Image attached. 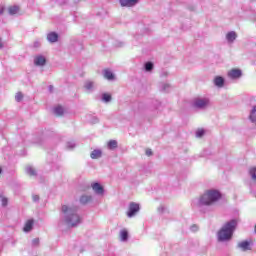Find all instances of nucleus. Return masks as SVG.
I'll return each mask as SVG.
<instances>
[{"label":"nucleus","mask_w":256,"mask_h":256,"mask_svg":"<svg viewBox=\"0 0 256 256\" xmlns=\"http://www.w3.org/2000/svg\"><path fill=\"white\" fill-rule=\"evenodd\" d=\"M221 197L219 190H206L199 198V205H206L207 207L215 205L217 201L221 200Z\"/></svg>","instance_id":"1"},{"label":"nucleus","mask_w":256,"mask_h":256,"mask_svg":"<svg viewBox=\"0 0 256 256\" xmlns=\"http://www.w3.org/2000/svg\"><path fill=\"white\" fill-rule=\"evenodd\" d=\"M62 213L66 215L65 222L69 227H77V225L81 223V217L77 214V208H71L67 205H63Z\"/></svg>","instance_id":"2"},{"label":"nucleus","mask_w":256,"mask_h":256,"mask_svg":"<svg viewBox=\"0 0 256 256\" xmlns=\"http://www.w3.org/2000/svg\"><path fill=\"white\" fill-rule=\"evenodd\" d=\"M235 227H237V221L231 220L230 222H227L218 232V241H229L231 237H233Z\"/></svg>","instance_id":"3"},{"label":"nucleus","mask_w":256,"mask_h":256,"mask_svg":"<svg viewBox=\"0 0 256 256\" xmlns=\"http://www.w3.org/2000/svg\"><path fill=\"white\" fill-rule=\"evenodd\" d=\"M139 204L135 203V202H131L129 204L128 207V211L126 213L127 217L131 218V217H135V215H137V213H139Z\"/></svg>","instance_id":"4"},{"label":"nucleus","mask_w":256,"mask_h":256,"mask_svg":"<svg viewBox=\"0 0 256 256\" xmlns=\"http://www.w3.org/2000/svg\"><path fill=\"white\" fill-rule=\"evenodd\" d=\"M209 105V99H196L194 101V107H197L198 109H203V107H207Z\"/></svg>","instance_id":"5"},{"label":"nucleus","mask_w":256,"mask_h":256,"mask_svg":"<svg viewBox=\"0 0 256 256\" xmlns=\"http://www.w3.org/2000/svg\"><path fill=\"white\" fill-rule=\"evenodd\" d=\"M93 191L95 193H97V195H103V193H105V190L103 189V186H101V184L97 183V182H94L92 185H91Z\"/></svg>","instance_id":"6"},{"label":"nucleus","mask_w":256,"mask_h":256,"mask_svg":"<svg viewBox=\"0 0 256 256\" xmlns=\"http://www.w3.org/2000/svg\"><path fill=\"white\" fill-rule=\"evenodd\" d=\"M139 3V0H120L121 7H133Z\"/></svg>","instance_id":"7"},{"label":"nucleus","mask_w":256,"mask_h":256,"mask_svg":"<svg viewBox=\"0 0 256 256\" xmlns=\"http://www.w3.org/2000/svg\"><path fill=\"white\" fill-rule=\"evenodd\" d=\"M241 75L242 73H241V70L239 69H232L228 72V77H230V79H239Z\"/></svg>","instance_id":"8"},{"label":"nucleus","mask_w":256,"mask_h":256,"mask_svg":"<svg viewBox=\"0 0 256 256\" xmlns=\"http://www.w3.org/2000/svg\"><path fill=\"white\" fill-rule=\"evenodd\" d=\"M34 63L35 65H37L38 67H43V65H45V63H47V60L45 59V57L43 56H37L34 59Z\"/></svg>","instance_id":"9"},{"label":"nucleus","mask_w":256,"mask_h":256,"mask_svg":"<svg viewBox=\"0 0 256 256\" xmlns=\"http://www.w3.org/2000/svg\"><path fill=\"white\" fill-rule=\"evenodd\" d=\"M47 39L50 43H57L59 35H57L55 32H51L47 35Z\"/></svg>","instance_id":"10"},{"label":"nucleus","mask_w":256,"mask_h":256,"mask_svg":"<svg viewBox=\"0 0 256 256\" xmlns=\"http://www.w3.org/2000/svg\"><path fill=\"white\" fill-rule=\"evenodd\" d=\"M250 245L251 244L248 241H242L238 244V247L243 251H249L251 249Z\"/></svg>","instance_id":"11"},{"label":"nucleus","mask_w":256,"mask_h":256,"mask_svg":"<svg viewBox=\"0 0 256 256\" xmlns=\"http://www.w3.org/2000/svg\"><path fill=\"white\" fill-rule=\"evenodd\" d=\"M33 223V220H27L24 225L23 231H25V233H29V231L33 229Z\"/></svg>","instance_id":"12"},{"label":"nucleus","mask_w":256,"mask_h":256,"mask_svg":"<svg viewBox=\"0 0 256 256\" xmlns=\"http://www.w3.org/2000/svg\"><path fill=\"white\" fill-rule=\"evenodd\" d=\"M214 83H215L216 87H223V85H225V80L223 79V77L217 76L214 79Z\"/></svg>","instance_id":"13"},{"label":"nucleus","mask_w":256,"mask_h":256,"mask_svg":"<svg viewBox=\"0 0 256 256\" xmlns=\"http://www.w3.org/2000/svg\"><path fill=\"white\" fill-rule=\"evenodd\" d=\"M20 11L19 6H10L8 7V13L9 15H17Z\"/></svg>","instance_id":"14"},{"label":"nucleus","mask_w":256,"mask_h":256,"mask_svg":"<svg viewBox=\"0 0 256 256\" xmlns=\"http://www.w3.org/2000/svg\"><path fill=\"white\" fill-rule=\"evenodd\" d=\"M104 77L105 79H108V81H112V79H115V75L109 69L104 70Z\"/></svg>","instance_id":"15"},{"label":"nucleus","mask_w":256,"mask_h":256,"mask_svg":"<svg viewBox=\"0 0 256 256\" xmlns=\"http://www.w3.org/2000/svg\"><path fill=\"white\" fill-rule=\"evenodd\" d=\"M91 201H92L91 196L83 195V196L80 197V203L82 205H87V203H91Z\"/></svg>","instance_id":"16"},{"label":"nucleus","mask_w":256,"mask_h":256,"mask_svg":"<svg viewBox=\"0 0 256 256\" xmlns=\"http://www.w3.org/2000/svg\"><path fill=\"white\" fill-rule=\"evenodd\" d=\"M226 39L227 41H229L230 43H233L235 41V39H237V33L235 32H229L227 35H226Z\"/></svg>","instance_id":"17"},{"label":"nucleus","mask_w":256,"mask_h":256,"mask_svg":"<svg viewBox=\"0 0 256 256\" xmlns=\"http://www.w3.org/2000/svg\"><path fill=\"white\" fill-rule=\"evenodd\" d=\"M101 155H103V152H101V150H94L91 152L90 157L91 159H100Z\"/></svg>","instance_id":"18"},{"label":"nucleus","mask_w":256,"mask_h":256,"mask_svg":"<svg viewBox=\"0 0 256 256\" xmlns=\"http://www.w3.org/2000/svg\"><path fill=\"white\" fill-rule=\"evenodd\" d=\"M54 113L57 115V117H62V115L65 113V110L61 106H57L54 108Z\"/></svg>","instance_id":"19"},{"label":"nucleus","mask_w":256,"mask_h":256,"mask_svg":"<svg viewBox=\"0 0 256 256\" xmlns=\"http://www.w3.org/2000/svg\"><path fill=\"white\" fill-rule=\"evenodd\" d=\"M121 241H127L129 237V232L126 229L121 230L120 232Z\"/></svg>","instance_id":"20"},{"label":"nucleus","mask_w":256,"mask_h":256,"mask_svg":"<svg viewBox=\"0 0 256 256\" xmlns=\"http://www.w3.org/2000/svg\"><path fill=\"white\" fill-rule=\"evenodd\" d=\"M108 147H109V149H117V141H115V140H110V141L108 142Z\"/></svg>","instance_id":"21"},{"label":"nucleus","mask_w":256,"mask_h":256,"mask_svg":"<svg viewBox=\"0 0 256 256\" xmlns=\"http://www.w3.org/2000/svg\"><path fill=\"white\" fill-rule=\"evenodd\" d=\"M249 174L251 175L252 179L256 181V167H252L249 169Z\"/></svg>","instance_id":"22"},{"label":"nucleus","mask_w":256,"mask_h":256,"mask_svg":"<svg viewBox=\"0 0 256 256\" xmlns=\"http://www.w3.org/2000/svg\"><path fill=\"white\" fill-rule=\"evenodd\" d=\"M103 101H105L106 103H109V101H111V94H103Z\"/></svg>","instance_id":"23"},{"label":"nucleus","mask_w":256,"mask_h":256,"mask_svg":"<svg viewBox=\"0 0 256 256\" xmlns=\"http://www.w3.org/2000/svg\"><path fill=\"white\" fill-rule=\"evenodd\" d=\"M85 89H87V90H90V89H93V82L92 81H87L86 83H85Z\"/></svg>","instance_id":"24"},{"label":"nucleus","mask_w":256,"mask_h":256,"mask_svg":"<svg viewBox=\"0 0 256 256\" xmlns=\"http://www.w3.org/2000/svg\"><path fill=\"white\" fill-rule=\"evenodd\" d=\"M145 69H146L147 71H152V70H153V63L147 62V63L145 64Z\"/></svg>","instance_id":"25"},{"label":"nucleus","mask_w":256,"mask_h":256,"mask_svg":"<svg viewBox=\"0 0 256 256\" xmlns=\"http://www.w3.org/2000/svg\"><path fill=\"white\" fill-rule=\"evenodd\" d=\"M16 101L20 102L23 101V93L18 92L15 96Z\"/></svg>","instance_id":"26"},{"label":"nucleus","mask_w":256,"mask_h":256,"mask_svg":"<svg viewBox=\"0 0 256 256\" xmlns=\"http://www.w3.org/2000/svg\"><path fill=\"white\" fill-rule=\"evenodd\" d=\"M203 135H205V130L198 129L197 132H196V136L197 137H203Z\"/></svg>","instance_id":"27"},{"label":"nucleus","mask_w":256,"mask_h":256,"mask_svg":"<svg viewBox=\"0 0 256 256\" xmlns=\"http://www.w3.org/2000/svg\"><path fill=\"white\" fill-rule=\"evenodd\" d=\"M1 203H2L3 207H6V205H7V203H8L7 198L3 197V198L1 199Z\"/></svg>","instance_id":"28"},{"label":"nucleus","mask_w":256,"mask_h":256,"mask_svg":"<svg viewBox=\"0 0 256 256\" xmlns=\"http://www.w3.org/2000/svg\"><path fill=\"white\" fill-rule=\"evenodd\" d=\"M28 173L30 176L37 175V173L35 172V170H33V168L28 169Z\"/></svg>","instance_id":"29"},{"label":"nucleus","mask_w":256,"mask_h":256,"mask_svg":"<svg viewBox=\"0 0 256 256\" xmlns=\"http://www.w3.org/2000/svg\"><path fill=\"white\" fill-rule=\"evenodd\" d=\"M146 155L151 157V155H153V151L151 149H146Z\"/></svg>","instance_id":"30"},{"label":"nucleus","mask_w":256,"mask_h":256,"mask_svg":"<svg viewBox=\"0 0 256 256\" xmlns=\"http://www.w3.org/2000/svg\"><path fill=\"white\" fill-rule=\"evenodd\" d=\"M5 13V7L0 6V15H3Z\"/></svg>","instance_id":"31"},{"label":"nucleus","mask_w":256,"mask_h":256,"mask_svg":"<svg viewBox=\"0 0 256 256\" xmlns=\"http://www.w3.org/2000/svg\"><path fill=\"white\" fill-rule=\"evenodd\" d=\"M33 201H39V196L38 195H34L33 196Z\"/></svg>","instance_id":"32"},{"label":"nucleus","mask_w":256,"mask_h":256,"mask_svg":"<svg viewBox=\"0 0 256 256\" xmlns=\"http://www.w3.org/2000/svg\"><path fill=\"white\" fill-rule=\"evenodd\" d=\"M3 172V170L1 169V167H0V174Z\"/></svg>","instance_id":"33"},{"label":"nucleus","mask_w":256,"mask_h":256,"mask_svg":"<svg viewBox=\"0 0 256 256\" xmlns=\"http://www.w3.org/2000/svg\"><path fill=\"white\" fill-rule=\"evenodd\" d=\"M35 241V243H39V240H34Z\"/></svg>","instance_id":"34"},{"label":"nucleus","mask_w":256,"mask_h":256,"mask_svg":"<svg viewBox=\"0 0 256 256\" xmlns=\"http://www.w3.org/2000/svg\"><path fill=\"white\" fill-rule=\"evenodd\" d=\"M53 89V86H50V90H52Z\"/></svg>","instance_id":"35"}]
</instances>
